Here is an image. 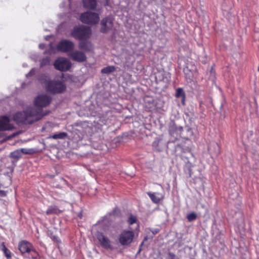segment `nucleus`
<instances>
[{
	"label": "nucleus",
	"mask_w": 259,
	"mask_h": 259,
	"mask_svg": "<svg viewBox=\"0 0 259 259\" xmlns=\"http://www.w3.org/2000/svg\"><path fill=\"white\" fill-rule=\"evenodd\" d=\"M32 108L28 107L24 112H19L13 116V119L17 123L31 124L34 121L40 119L44 115L39 109L32 112Z\"/></svg>",
	"instance_id": "nucleus-1"
},
{
	"label": "nucleus",
	"mask_w": 259,
	"mask_h": 259,
	"mask_svg": "<svg viewBox=\"0 0 259 259\" xmlns=\"http://www.w3.org/2000/svg\"><path fill=\"white\" fill-rule=\"evenodd\" d=\"M40 79L41 83L45 87L47 91L52 94L61 93L65 91L66 86L63 80H49L47 76Z\"/></svg>",
	"instance_id": "nucleus-2"
},
{
	"label": "nucleus",
	"mask_w": 259,
	"mask_h": 259,
	"mask_svg": "<svg viewBox=\"0 0 259 259\" xmlns=\"http://www.w3.org/2000/svg\"><path fill=\"white\" fill-rule=\"evenodd\" d=\"M92 32L89 27L80 26L75 27L71 32V36L76 39L84 40L90 38Z\"/></svg>",
	"instance_id": "nucleus-3"
},
{
	"label": "nucleus",
	"mask_w": 259,
	"mask_h": 259,
	"mask_svg": "<svg viewBox=\"0 0 259 259\" xmlns=\"http://www.w3.org/2000/svg\"><path fill=\"white\" fill-rule=\"evenodd\" d=\"M51 99L49 96L46 95H40L38 96L35 99L34 101V106L29 107L33 109L32 112H35L40 109L41 110L42 113L44 114V116H45L47 115L48 113L44 112L42 108L46 107L49 105L51 102Z\"/></svg>",
	"instance_id": "nucleus-4"
},
{
	"label": "nucleus",
	"mask_w": 259,
	"mask_h": 259,
	"mask_svg": "<svg viewBox=\"0 0 259 259\" xmlns=\"http://www.w3.org/2000/svg\"><path fill=\"white\" fill-rule=\"evenodd\" d=\"M135 238V233L133 230H123L118 236V241L122 246H128L133 241Z\"/></svg>",
	"instance_id": "nucleus-5"
},
{
	"label": "nucleus",
	"mask_w": 259,
	"mask_h": 259,
	"mask_svg": "<svg viewBox=\"0 0 259 259\" xmlns=\"http://www.w3.org/2000/svg\"><path fill=\"white\" fill-rule=\"evenodd\" d=\"M99 15L96 13L87 12L82 13L80 16V21L88 24H95L99 21Z\"/></svg>",
	"instance_id": "nucleus-6"
},
{
	"label": "nucleus",
	"mask_w": 259,
	"mask_h": 259,
	"mask_svg": "<svg viewBox=\"0 0 259 259\" xmlns=\"http://www.w3.org/2000/svg\"><path fill=\"white\" fill-rule=\"evenodd\" d=\"M55 68L61 71H66L69 69L71 63L70 61L65 58H59L54 63Z\"/></svg>",
	"instance_id": "nucleus-7"
},
{
	"label": "nucleus",
	"mask_w": 259,
	"mask_h": 259,
	"mask_svg": "<svg viewBox=\"0 0 259 259\" xmlns=\"http://www.w3.org/2000/svg\"><path fill=\"white\" fill-rule=\"evenodd\" d=\"M102 247L105 249H111L112 246L110 240L103 234L99 231L95 234Z\"/></svg>",
	"instance_id": "nucleus-8"
},
{
	"label": "nucleus",
	"mask_w": 259,
	"mask_h": 259,
	"mask_svg": "<svg viewBox=\"0 0 259 259\" xmlns=\"http://www.w3.org/2000/svg\"><path fill=\"white\" fill-rule=\"evenodd\" d=\"M74 47V44L68 40H62L57 45L58 50L63 52L71 51Z\"/></svg>",
	"instance_id": "nucleus-9"
},
{
	"label": "nucleus",
	"mask_w": 259,
	"mask_h": 259,
	"mask_svg": "<svg viewBox=\"0 0 259 259\" xmlns=\"http://www.w3.org/2000/svg\"><path fill=\"white\" fill-rule=\"evenodd\" d=\"M101 31L106 33L113 28V19L111 17H106L103 19L101 22Z\"/></svg>",
	"instance_id": "nucleus-10"
},
{
	"label": "nucleus",
	"mask_w": 259,
	"mask_h": 259,
	"mask_svg": "<svg viewBox=\"0 0 259 259\" xmlns=\"http://www.w3.org/2000/svg\"><path fill=\"white\" fill-rule=\"evenodd\" d=\"M69 56L72 60L79 62H83L87 59L85 54L79 51H75L70 53Z\"/></svg>",
	"instance_id": "nucleus-11"
},
{
	"label": "nucleus",
	"mask_w": 259,
	"mask_h": 259,
	"mask_svg": "<svg viewBox=\"0 0 259 259\" xmlns=\"http://www.w3.org/2000/svg\"><path fill=\"white\" fill-rule=\"evenodd\" d=\"M13 128V125L10 123V120L7 117H0V131L11 130Z\"/></svg>",
	"instance_id": "nucleus-12"
},
{
	"label": "nucleus",
	"mask_w": 259,
	"mask_h": 259,
	"mask_svg": "<svg viewBox=\"0 0 259 259\" xmlns=\"http://www.w3.org/2000/svg\"><path fill=\"white\" fill-rule=\"evenodd\" d=\"M32 248L31 244L26 241H22L19 243L18 248L22 254L28 253Z\"/></svg>",
	"instance_id": "nucleus-13"
},
{
	"label": "nucleus",
	"mask_w": 259,
	"mask_h": 259,
	"mask_svg": "<svg viewBox=\"0 0 259 259\" xmlns=\"http://www.w3.org/2000/svg\"><path fill=\"white\" fill-rule=\"evenodd\" d=\"M147 194L152 201L155 203H159L164 198V196L162 194L158 192H148Z\"/></svg>",
	"instance_id": "nucleus-14"
},
{
	"label": "nucleus",
	"mask_w": 259,
	"mask_h": 259,
	"mask_svg": "<svg viewBox=\"0 0 259 259\" xmlns=\"http://www.w3.org/2000/svg\"><path fill=\"white\" fill-rule=\"evenodd\" d=\"M79 48L85 51H90L92 50V45L90 41H81L78 45Z\"/></svg>",
	"instance_id": "nucleus-15"
},
{
	"label": "nucleus",
	"mask_w": 259,
	"mask_h": 259,
	"mask_svg": "<svg viewBox=\"0 0 259 259\" xmlns=\"http://www.w3.org/2000/svg\"><path fill=\"white\" fill-rule=\"evenodd\" d=\"M84 7L87 9H94L96 6V0H83Z\"/></svg>",
	"instance_id": "nucleus-16"
},
{
	"label": "nucleus",
	"mask_w": 259,
	"mask_h": 259,
	"mask_svg": "<svg viewBox=\"0 0 259 259\" xmlns=\"http://www.w3.org/2000/svg\"><path fill=\"white\" fill-rule=\"evenodd\" d=\"M67 136V133L65 132L59 133L54 134L50 137V138L54 139H63Z\"/></svg>",
	"instance_id": "nucleus-17"
},
{
	"label": "nucleus",
	"mask_w": 259,
	"mask_h": 259,
	"mask_svg": "<svg viewBox=\"0 0 259 259\" xmlns=\"http://www.w3.org/2000/svg\"><path fill=\"white\" fill-rule=\"evenodd\" d=\"M115 68L114 66H107V67H104V68H103L102 69L101 72L103 73L108 74V73L113 72L115 70Z\"/></svg>",
	"instance_id": "nucleus-18"
},
{
	"label": "nucleus",
	"mask_w": 259,
	"mask_h": 259,
	"mask_svg": "<svg viewBox=\"0 0 259 259\" xmlns=\"http://www.w3.org/2000/svg\"><path fill=\"white\" fill-rule=\"evenodd\" d=\"M20 152L21 151H19V149L15 150L14 151L11 153V154H10L11 157L12 158L18 159L22 156L21 155Z\"/></svg>",
	"instance_id": "nucleus-19"
},
{
	"label": "nucleus",
	"mask_w": 259,
	"mask_h": 259,
	"mask_svg": "<svg viewBox=\"0 0 259 259\" xmlns=\"http://www.w3.org/2000/svg\"><path fill=\"white\" fill-rule=\"evenodd\" d=\"M28 254H29V257H32V258H37L39 256L38 253L33 249V247Z\"/></svg>",
	"instance_id": "nucleus-20"
},
{
	"label": "nucleus",
	"mask_w": 259,
	"mask_h": 259,
	"mask_svg": "<svg viewBox=\"0 0 259 259\" xmlns=\"http://www.w3.org/2000/svg\"><path fill=\"white\" fill-rule=\"evenodd\" d=\"M137 221V218L135 216L133 215H130L127 220V222L130 225H132L134 223H136Z\"/></svg>",
	"instance_id": "nucleus-21"
},
{
	"label": "nucleus",
	"mask_w": 259,
	"mask_h": 259,
	"mask_svg": "<svg viewBox=\"0 0 259 259\" xmlns=\"http://www.w3.org/2000/svg\"><path fill=\"white\" fill-rule=\"evenodd\" d=\"M57 212V209L56 207H50L46 211L47 214H51L56 213Z\"/></svg>",
	"instance_id": "nucleus-22"
},
{
	"label": "nucleus",
	"mask_w": 259,
	"mask_h": 259,
	"mask_svg": "<svg viewBox=\"0 0 259 259\" xmlns=\"http://www.w3.org/2000/svg\"><path fill=\"white\" fill-rule=\"evenodd\" d=\"M187 218L189 222H191L196 220L197 217L194 212H191L187 215Z\"/></svg>",
	"instance_id": "nucleus-23"
},
{
	"label": "nucleus",
	"mask_w": 259,
	"mask_h": 259,
	"mask_svg": "<svg viewBox=\"0 0 259 259\" xmlns=\"http://www.w3.org/2000/svg\"><path fill=\"white\" fill-rule=\"evenodd\" d=\"M3 250L4 251L5 255L7 256L8 258H10L11 257V252L4 245H3Z\"/></svg>",
	"instance_id": "nucleus-24"
},
{
	"label": "nucleus",
	"mask_w": 259,
	"mask_h": 259,
	"mask_svg": "<svg viewBox=\"0 0 259 259\" xmlns=\"http://www.w3.org/2000/svg\"><path fill=\"white\" fill-rule=\"evenodd\" d=\"M176 96L177 97H184V93L183 90L180 88L178 89L177 90Z\"/></svg>",
	"instance_id": "nucleus-25"
},
{
	"label": "nucleus",
	"mask_w": 259,
	"mask_h": 259,
	"mask_svg": "<svg viewBox=\"0 0 259 259\" xmlns=\"http://www.w3.org/2000/svg\"><path fill=\"white\" fill-rule=\"evenodd\" d=\"M19 151H21L20 153H21V156L23 154H30L31 153V150L28 149L21 148V149H19Z\"/></svg>",
	"instance_id": "nucleus-26"
},
{
	"label": "nucleus",
	"mask_w": 259,
	"mask_h": 259,
	"mask_svg": "<svg viewBox=\"0 0 259 259\" xmlns=\"http://www.w3.org/2000/svg\"><path fill=\"white\" fill-rule=\"evenodd\" d=\"M50 63V59L49 58H46L44 59L41 62V66H44L48 65Z\"/></svg>",
	"instance_id": "nucleus-27"
},
{
	"label": "nucleus",
	"mask_w": 259,
	"mask_h": 259,
	"mask_svg": "<svg viewBox=\"0 0 259 259\" xmlns=\"http://www.w3.org/2000/svg\"><path fill=\"white\" fill-rule=\"evenodd\" d=\"M169 256L170 257V259H178L176 257L175 255L172 253H169Z\"/></svg>",
	"instance_id": "nucleus-28"
},
{
	"label": "nucleus",
	"mask_w": 259,
	"mask_h": 259,
	"mask_svg": "<svg viewBox=\"0 0 259 259\" xmlns=\"http://www.w3.org/2000/svg\"><path fill=\"white\" fill-rule=\"evenodd\" d=\"M34 69H32L31 70L30 72L28 74H27V76L31 75L32 74H34Z\"/></svg>",
	"instance_id": "nucleus-29"
},
{
	"label": "nucleus",
	"mask_w": 259,
	"mask_h": 259,
	"mask_svg": "<svg viewBox=\"0 0 259 259\" xmlns=\"http://www.w3.org/2000/svg\"><path fill=\"white\" fill-rule=\"evenodd\" d=\"M177 130H178L180 132H181L183 130V127L182 126H179L177 127Z\"/></svg>",
	"instance_id": "nucleus-30"
},
{
	"label": "nucleus",
	"mask_w": 259,
	"mask_h": 259,
	"mask_svg": "<svg viewBox=\"0 0 259 259\" xmlns=\"http://www.w3.org/2000/svg\"><path fill=\"white\" fill-rule=\"evenodd\" d=\"M39 47L40 49H44V47H45V45L44 44H41L39 45Z\"/></svg>",
	"instance_id": "nucleus-31"
},
{
	"label": "nucleus",
	"mask_w": 259,
	"mask_h": 259,
	"mask_svg": "<svg viewBox=\"0 0 259 259\" xmlns=\"http://www.w3.org/2000/svg\"><path fill=\"white\" fill-rule=\"evenodd\" d=\"M158 232V229H155L154 230V231L153 232V234H156Z\"/></svg>",
	"instance_id": "nucleus-32"
},
{
	"label": "nucleus",
	"mask_w": 259,
	"mask_h": 259,
	"mask_svg": "<svg viewBox=\"0 0 259 259\" xmlns=\"http://www.w3.org/2000/svg\"><path fill=\"white\" fill-rule=\"evenodd\" d=\"M99 228V224H98V225H96L94 227V229H98V228Z\"/></svg>",
	"instance_id": "nucleus-33"
},
{
	"label": "nucleus",
	"mask_w": 259,
	"mask_h": 259,
	"mask_svg": "<svg viewBox=\"0 0 259 259\" xmlns=\"http://www.w3.org/2000/svg\"><path fill=\"white\" fill-rule=\"evenodd\" d=\"M172 127H171V128L169 130V133H170V134H172Z\"/></svg>",
	"instance_id": "nucleus-34"
},
{
	"label": "nucleus",
	"mask_w": 259,
	"mask_h": 259,
	"mask_svg": "<svg viewBox=\"0 0 259 259\" xmlns=\"http://www.w3.org/2000/svg\"><path fill=\"white\" fill-rule=\"evenodd\" d=\"M189 79L190 80H191V78L190 77H189Z\"/></svg>",
	"instance_id": "nucleus-35"
},
{
	"label": "nucleus",
	"mask_w": 259,
	"mask_h": 259,
	"mask_svg": "<svg viewBox=\"0 0 259 259\" xmlns=\"http://www.w3.org/2000/svg\"><path fill=\"white\" fill-rule=\"evenodd\" d=\"M258 70L259 71V66H258Z\"/></svg>",
	"instance_id": "nucleus-36"
}]
</instances>
